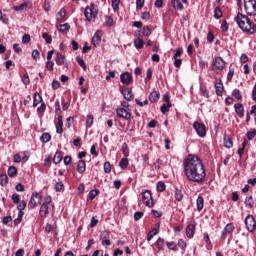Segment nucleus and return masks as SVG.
<instances>
[{"mask_svg": "<svg viewBox=\"0 0 256 256\" xmlns=\"http://www.w3.org/2000/svg\"><path fill=\"white\" fill-rule=\"evenodd\" d=\"M177 245L180 249H182V251H185V249H187V242H185V240L183 239H179Z\"/></svg>", "mask_w": 256, "mask_h": 256, "instance_id": "nucleus-48", "label": "nucleus"}, {"mask_svg": "<svg viewBox=\"0 0 256 256\" xmlns=\"http://www.w3.org/2000/svg\"><path fill=\"white\" fill-rule=\"evenodd\" d=\"M45 109H47V105L45 102H42L41 105L37 108V113H45Z\"/></svg>", "mask_w": 256, "mask_h": 256, "instance_id": "nucleus-56", "label": "nucleus"}, {"mask_svg": "<svg viewBox=\"0 0 256 256\" xmlns=\"http://www.w3.org/2000/svg\"><path fill=\"white\" fill-rule=\"evenodd\" d=\"M220 29L223 33H227L229 31V24L226 20H224L220 26Z\"/></svg>", "mask_w": 256, "mask_h": 256, "instance_id": "nucleus-50", "label": "nucleus"}, {"mask_svg": "<svg viewBox=\"0 0 256 256\" xmlns=\"http://www.w3.org/2000/svg\"><path fill=\"white\" fill-rule=\"evenodd\" d=\"M251 98L253 101H256V84L253 86Z\"/></svg>", "mask_w": 256, "mask_h": 256, "instance_id": "nucleus-64", "label": "nucleus"}, {"mask_svg": "<svg viewBox=\"0 0 256 256\" xmlns=\"http://www.w3.org/2000/svg\"><path fill=\"white\" fill-rule=\"evenodd\" d=\"M76 61L78 63V65H80V67H82V69H87V64H85V60H83V58L81 57H76Z\"/></svg>", "mask_w": 256, "mask_h": 256, "instance_id": "nucleus-49", "label": "nucleus"}, {"mask_svg": "<svg viewBox=\"0 0 256 256\" xmlns=\"http://www.w3.org/2000/svg\"><path fill=\"white\" fill-rule=\"evenodd\" d=\"M113 23H114L113 17L107 16V17H106V26H107V27H113Z\"/></svg>", "mask_w": 256, "mask_h": 256, "instance_id": "nucleus-61", "label": "nucleus"}, {"mask_svg": "<svg viewBox=\"0 0 256 256\" xmlns=\"http://www.w3.org/2000/svg\"><path fill=\"white\" fill-rule=\"evenodd\" d=\"M212 69L213 71H223L225 69V60L221 57H216L212 61Z\"/></svg>", "mask_w": 256, "mask_h": 256, "instance_id": "nucleus-10", "label": "nucleus"}, {"mask_svg": "<svg viewBox=\"0 0 256 256\" xmlns=\"http://www.w3.org/2000/svg\"><path fill=\"white\" fill-rule=\"evenodd\" d=\"M159 230L157 228L152 229L147 236V241H151V239H153V237H155V235H158Z\"/></svg>", "mask_w": 256, "mask_h": 256, "instance_id": "nucleus-43", "label": "nucleus"}, {"mask_svg": "<svg viewBox=\"0 0 256 256\" xmlns=\"http://www.w3.org/2000/svg\"><path fill=\"white\" fill-rule=\"evenodd\" d=\"M153 33V30H151V28H149V26H145L143 28L142 34L144 37H149V35H151Z\"/></svg>", "mask_w": 256, "mask_h": 256, "instance_id": "nucleus-47", "label": "nucleus"}, {"mask_svg": "<svg viewBox=\"0 0 256 256\" xmlns=\"http://www.w3.org/2000/svg\"><path fill=\"white\" fill-rule=\"evenodd\" d=\"M253 196H248L245 199V207H247V209H253Z\"/></svg>", "mask_w": 256, "mask_h": 256, "instance_id": "nucleus-33", "label": "nucleus"}, {"mask_svg": "<svg viewBox=\"0 0 256 256\" xmlns=\"http://www.w3.org/2000/svg\"><path fill=\"white\" fill-rule=\"evenodd\" d=\"M223 17V11L219 6L214 8V19H221Z\"/></svg>", "mask_w": 256, "mask_h": 256, "instance_id": "nucleus-36", "label": "nucleus"}, {"mask_svg": "<svg viewBox=\"0 0 256 256\" xmlns=\"http://www.w3.org/2000/svg\"><path fill=\"white\" fill-rule=\"evenodd\" d=\"M116 115L119 117V119H125V121H131V109L127 108H117L116 109Z\"/></svg>", "mask_w": 256, "mask_h": 256, "instance_id": "nucleus-7", "label": "nucleus"}, {"mask_svg": "<svg viewBox=\"0 0 256 256\" xmlns=\"http://www.w3.org/2000/svg\"><path fill=\"white\" fill-rule=\"evenodd\" d=\"M166 245L170 251H175V249H177V244L174 241L167 242Z\"/></svg>", "mask_w": 256, "mask_h": 256, "instance_id": "nucleus-54", "label": "nucleus"}, {"mask_svg": "<svg viewBox=\"0 0 256 256\" xmlns=\"http://www.w3.org/2000/svg\"><path fill=\"white\" fill-rule=\"evenodd\" d=\"M31 41V35L29 34H24L22 37V43L27 44Z\"/></svg>", "mask_w": 256, "mask_h": 256, "instance_id": "nucleus-62", "label": "nucleus"}, {"mask_svg": "<svg viewBox=\"0 0 256 256\" xmlns=\"http://www.w3.org/2000/svg\"><path fill=\"white\" fill-rule=\"evenodd\" d=\"M56 133L61 135L63 133V116H58V122L56 124Z\"/></svg>", "mask_w": 256, "mask_h": 256, "instance_id": "nucleus-22", "label": "nucleus"}, {"mask_svg": "<svg viewBox=\"0 0 256 256\" xmlns=\"http://www.w3.org/2000/svg\"><path fill=\"white\" fill-rule=\"evenodd\" d=\"M65 189V185L63 184V182H57L55 184V191L59 192V191H63Z\"/></svg>", "mask_w": 256, "mask_h": 256, "instance_id": "nucleus-53", "label": "nucleus"}, {"mask_svg": "<svg viewBox=\"0 0 256 256\" xmlns=\"http://www.w3.org/2000/svg\"><path fill=\"white\" fill-rule=\"evenodd\" d=\"M42 38H44V41L47 43V44H51L52 41H53V37H51V35H49V33L47 32H44L42 34Z\"/></svg>", "mask_w": 256, "mask_h": 256, "instance_id": "nucleus-46", "label": "nucleus"}, {"mask_svg": "<svg viewBox=\"0 0 256 256\" xmlns=\"http://www.w3.org/2000/svg\"><path fill=\"white\" fill-rule=\"evenodd\" d=\"M121 151H122L124 157H129V152H127V143L122 144Z\"/></svg>", "mask_w": 256, "mask_h": 256, "instance_id": "nucleus-57", "label": "nucleus"}, {"mask_svg": "<svg viewBox=\"0 0 256 256\" xmlns=\"http://www.w3.org/2000/svg\"><path fill=\"white\" fill-rule=\"evenodd\" d=\"M170 2L175 11H183L185 9L184 5H187L188 0H170Z\"/></svg>", "mask_w": 256, "mask_h": 256, "instance_id": "nucleus-12", "label": "nucleus"}, {"mask_svg": "<svg viewBox=\"0 0 256 256\" xmlns=\"http://www.w3.org/2000/svg\"><path fill=\"white\" fill-rule=\"evenodd\" d=\"M141 19L143 21H149L151 19V14L149 12H143L141 15Z\"/></svg>", "mask_w": 256, "mask_h": 256, "instance_id": "nucleus-58", "label": "nucleus"}, {"mask_svg": "<svg viewBox=\"0 0 256 256\" xmlns=\"http://www.w3.org/2000/svg\"><path fill=\"white\" fill-rule=\"evenodd\" d=\"M174 197L177 201H183V191L176 189L174 193Z\"/></svg>", "mask_w": 256, "mask_h": 256, "instance_id": "nucleus-44", "label": "nucleus"}, {"mask_svg": "<svg viewBox=\"0 0 256 256\" xmlns=\"http://www.w3.org/2000/svg\"><path fill=\"white\" fill-rule=\"evenodd\" d=\"M183 167L188 181L198 183V185H201L205 181L207 170H205V165L199 156L193 154L188 155L184 160Z\"/></svg>", "mask_w": 256, "mask_h": 256, "instance_id": "nucleus-1", "label": "nucleus"}, {"mask_svg": "<svg viewBox=\"0 0 256 256\" xmlns=\"http://www.w3.org/2000/svg\"><path fill=\"white\" fill-rule=\"evenodd\" d=\"M204 205H205V200L201 196H199L196 200L197 211H203Z\"/></svg>", "mask_w": 256, "mask_h": 256, "instance_id": "nucleus-25", "label": "nucleus"}, {"mask_svg": "<svg viewBox=\"0 0 256 256\" xmlns=\"http://www.w3.org/2000/svg\"><path fill=\"white\" fill-rule=\"evenodd\" d=\"M119 167L121 169H127V167H129V159L127 158H122L119 162Z\"/></svg>", "mask_w": 256, "mask_h": 256, "instance_id": "nucleus-38", "label": "nucleus"}, {"mask_svg": "<svg viewBox=\"0 0 256 256\" xmlns=\"http://www.w3.org/2000/svg\"><path fill=\"white\" fill-rule=\"evenodd\" d=\"M111 171V163L105 162L104 163V172L109 173Z\"/></svg>", "mask_w": 256, "mask_h": 256, "instance_id": "nucleus-63", "label": "nucleus"}, {"mask_svg": "<svg viewBox=\"0 0 256 256\" xmlns=\"http://www.w3.org/2000/svg\"><path fill=\"white\" fill-rule=\"evenodd\" d=\"M102 35L103 32H101V30L95 32L94 36L92 37V45H94V47H97L101 43Z\"/></svg>", "mask_w": 256, "mask_h": 256, "instance_id": "nucleus-17", "label": "nucleus"}, {"mask_svg": "<svg viewBox=\"0 0 256 256\" xmlns=\"http://www.w3.org/2000/svg\"><path fill=\"white\" fill-rule=\"evenodd\" d=\"M61 161H63V155L61 154V152H56L53 158V163L55 165H59Z\"/></svg>", "mask_w": 256, "mask_h": 256, "instance_id": "nucleus-32", "label": "nucleus"}, {"mask_svg": "<svg viewBox=\"0 0 256 256\" xmlns=\"http://www.w3.org/2000/svg\"><path fill=\"white\" fill-rule=\"evenodd\" d=\"M245 225H246L247 231H250V233H252V231H255V227H256L255 217H253V215H248L245 218Z\"/></svg>", "mask_w": 256, "mask_h": 256, "instance_id": "nucleus-11", "label": "nucleus"}, {"mask_svg": "<svg viewBox=\"0 0 256 256\" xmlns=\"http://www.w3.org/2000/svg\"><path fill=\"white\" fill-rule=\"evenodd\" d=\"M233 97H235L238 101H241L243 99V95L241 94V90L234 89L232 92Z\"/></svg>", "mask_w": 256, "mask_h": 256, "instance_id": "nucleus-42", "label": "nucleus"}, {"mask_svg": "<svg viewBox=\"0 0 256 256\" xmlns=\"http://www.w3.org/2000/svg\"><path fill=\"white\" fill-rule=\"evenodd\" d=\"M142 201L146 207H153L155 205V201L153 200V194L150 190H145L142 192Z\"/></svg>", "mask_w": 256, "mask_h": 256, "instance_id": "nucleus-6", "label": "nucleus"}, {"mask_svg": "<svg viewBox=\"0 0 256 256\" xmlns=\"http://www.w3.org/2000/svg\"><path fill=\"white\" fill-rule=\"evenodd\" d=\"M186 237L193 239L195 237V224H188L186 227Z\"/></svg>", "mask_w": 256, "mask_h": 256, "instance_id": "nucleus-18", "label": "nucleus"}, {"mask_svg": "<svg viewBox=\"0 0 256 256\" xmlns=\"http://www.w3.org/2000/svg\"><path fill=\"white\" fill-rule=\"evenodd\" d=\"M93 115H87L86 117V127H93Z\"/></svg>", "mask_w": 256, "mask_h": 256, "instance_id": "nucleus-51", "label": "nucleus"}, {"mask_svg": "<svg viewBox=\"0 0 256 256\" xmlns=\"http://www.w3.org/2000/svg\"><path fill=\"white\" fill-rule=\"evenodd\" d=\"M112 1V9L114 11H119V5L121 3V0H111Z\"/></svg>", "mask_w": 256, "mask_h": 256, "instance_id": "nucleus-52", "label": "nucleus"}, {"mask_svg": "<svg viewBox=\"0 0 256 256\" xmlns=\"http://www.w3.org/2000/svg\"><path fill=\"white\" fill-rule=\"evenodd\" d=\"M120 81L123 85H129L133 81V75L129 72H124L120 75Z\"/></svg>", "mask_w": 256, "mask_h": 256, "instance_id": "nucleus-14", "label": "nucleus"}, {"mask_svg": "<svg viewBox=\"0 0 256 256\" xmlns=\"http://www.w3.org/2000/svg\"><path fill=\"white\" fill-rule=\"evenodd\" d=\"M255 136H256V131H255V130H253V131H251V132H248V133H247V139H248V141H253V139H255Z\"/></svg>", "mask_w": 256, "mask_h": 256, "instance_id": "nucleus-60", "label": "nucleus"}, {"mask_svg": "<svg viewBox=\"0 0 256 256\" xmlns=\"http://www.w3.org/2000/svg\"><path fill=\"white\" fill-rule=\"evenodd\" d=\"M84 15L87 21H93V19L97 17L95 5L91 4L90 7H86L84 10Z\"/></svg>", "mask_w": 256, "mask_h": 256, "instance_id": "nucleus-8", "label": "nucleus"}, {"mask_svg": "<svg viewBox=\"0 0 256 256\" xmlns=\"http://www.w3.org/2000/svg\"><path fill=\"white\" fill-rule=\"evenodd\" d=\"M169 109H171V102H168V104H163L160 108V111L162 115H166L169 113Z\"/></svg>", "mask_w": 256, "mask_h": 256, "instance_id": "nucleus-34", "label": "nucleus"}, {"mask_svg": "<svg viewBox=\"0 0 256 256\" xmlns=\"http://www.w3.org/2000/svg\"><path fill=\"white\" fill-rule=\"evenodd\" d=\"M244 9L247 15H256V0H244Z\"/></svg>", "mask_w": 256, "mask_h": 256, "instance_id": "nucleus-5", "label": "nucleus"}, {"mask_svg": "<svg viewBox=\"0 0 256 256\" xmlns=\"http://www.w3.org/2000/svg\"><path fill=\"white\" fill-rule=\"evenodd\" d=\"M235 21L238 25V27L245 31L246 33H250V35H255L256 33V24L249 19L246 15H243L241 13H238Z\"/></svg>", "mask_w": 256, "mask_h": 256, "instance_id": "nucleus-2", "label": "nucleus"}, {"mask_svg": "<svg viewBox=\"0 0 256 256\" xmlns=\"http://www.w3.org/2000/svg\"><path fill=\"white\" fill-rule=\"evenodd\" d=\"M66 16H67V11L65 10V8H61L56 16V21H58L59 23L63 21V19H65Z\"/></svg>", "mask_w": 256, "mask_h": 256, "instance_id": "nucleus-24", "label": "nucleus"}, {"mask_svg": "<svg viewBox=\"0 0 256 256\" xmlns=\"http://www.w3.org/2000/svg\"><path fill=\"white\" fill-rule=\"evenodd\" d=\"M101 241H105L109 239V232L108 231H102L100 234Z\"/></svg>", "mask_w": 256, "mask_h": 256, "instance_id": "nucleus-59", "label": "nucleus"}, {"mask_svg": "<svg viewBox=\"0 0 256 256\" xmlns=\"http://www.w3.org/2000/svg\"><path fill=\"white\" fill-rule=\"evenodd\" d=\"M39 103H43V97L38 92L34 93L33 107H37Z\"/></svg>", "mask_w": 256, "mask_h": 256, "instance_id": "nucleus-26", "label": "nucleus"}, {"mask_svg": "<svg viewBox=\"0 0 256 256\" xmlns=\"http://www.w3.org/2000/svg\"><path fill=\"white\" fill-rule=\"evenodd\" d=\"M193 129L196 131L199 137H205V135H207V127L203 123L195 121L193 123Z\"/></svg>", "mask_w": 256, "mask_h": 256, "instance_id": "nucleus-9", "label": "nucleus"}, {"mask_svg": "<svg viewBox=\"0 0 256 256\" xmlns=\"http://www.w3.org/2000/svg\"><path fill=\"white\" fill-rule=\"evenodd\" d=\"M17 205V209L19 211V217H23L24 213L23 211H25V208L27 207V202H25V200H22L18 203H16Z\"/></svg>", "mask_w": 256, "mask_h": 256, "instance_id": "nucleus-20", "label": "nucleus"}, {"mask_svg": "<svg viewBox=\"0 0 256 256\" xmlns=\"http://www.w3.org/2000/svg\"><path fill=\"white\" fill-rule=\"evenodd\" d=\"M22 83L24 85H29L31 83V80L29 79V74H24L22 76Z\"/></svg>", "mask_w": 256, "mask_h": 256, "instance_id": "nucleus-55", "label": "nucleus"}, {"mask_svg": "<svg viewBox=\"0 0 256 256\" xmlns=\"http://www.w3.org/2000/svg\"><path fill=\"white\" fill-rule=\"evenodd\" d=\"M29 3H27V2H24V3H22L21 5H19V6H14L13 7V10L14 11H27V9H29Z\"/></svg>", "mask_w": 256, "mask_h": 256, "instance_id": "nucleus-28", "label": "nucleus"}, {"mask_svg": "<svg viewBox=\"0 0 256 256\" xmlns=\"http://www.w3.org/2000/svg\"><path fill=\"white\" fill-rule=\"evenodd\" d=\"M85 169H87V164L85 163L84 160H79L78 164H77V171L80 174H83V173H85Z\"/></svg>", "mask_w": 256, "mask_h": 256, "instance_id": "nucleus-23", "label": "nucleus"}, {"mask_svg": "<svg viewBox=\"0 0 256 256\" xmlns=\"http://www.w3.org/2000/svg\"><path fill=\"white\" fill-rule=\"evenodd\" d=\"M56 64L57 65H64L65 64V55L61 53L56 54Z\"/></svg>", "mask_w": 256, "mask_h": 256, "instance_id": "nucleus-30", "label": "nucleus"}, {"mask_svg": "<svg viewBox=\"0 0 256 256\" xmlns=\"http://www.w3.org/2000/svg\"><path fill=\"white\" fill-rule=\"evenodd\" d=\"M40 141H42L43 143H49L51 141V134L43 133L40 137Z\"/></svg>", "mask_w": 256, "mask_h": 256, "instance_id": "nucleus-39", "label": "nucleus"}, {"mask_svg": "<svg viewBox=\"0 0 256 256\" xmlns=\"http://www.w3.org/2000/svg\"><path fill=\"white\" fill-rule=\"evenodd\" d=\"M224 147H226V149H231V147H233V140L230 136H224Z\"/></svg>", "mask_w": 256, "mask_h": 256, "instance_id": "nucleus-27", "label": "nucleus"}, {"mask_svg": "<svg viewBox=\"0 0 256 256\" xmlns=\"http://www.w3.org/2000/svg\"><path fill=\"white\" fill-rule=\"evenodd\" d=\"M214 87H215L216 95L218 97H223V89H224L223 81L221 80L216 81L214 84Z\"/></svg>", "mask_w": 256, "mask_h": 256, "instance_id": "nucleus-16", "label": "nucleus"}, {"mask_svg": "<svg viewBox=\"0 0 256 256\" xmlns=\"http://www.w3.org/2000/svg\"><path fill=\"white\" fill-rule=\"evenodd\" d=\"M7 173H8V176H9V177H15V176L17 175V167H15V166H10V167L8 168Z\"/></svg>", "mask_w": 256, "mask_h": 256, "instance_id": "nucleus-40", "label": "nucleus"}, {"mask_svg": "<svg viewBox=\"0 0 256 256\" xmlns=\"http://www.w3.org/2000/svg\"><path fill=\"white\" fill-rule=\"evenodd\" d=\"M234 109L239 117L241 118L245 117V108H243V104L236 103L234 105Z\"/></svg>", "mask_w": 256, "mask_h": 256, "instance_id": "nucleus-19", "label": "nucleus"}, {"mask_svg": "<svg viewBox=\"0 0 256 256\" xmlns=\"http://www.w3.org/2000/svg\"><path fill=\"white\" fill-rule=\"evenodd\" d=\"M121 94L123 95L124 99H126V101H133V91L130 88L124 87L121 90Z\"/></svg>", "mask_w": 256, "mask_h": 256, "instance_id": "nucleus-15", "label": "nucleus"}, {"mask_svg": "<svg viewBox=\"0 0 256 256\" xmlns=\"http://www.w3.org/2000/svg\"><path fill=\"white\" fill-rule=\"evenodd\" d=\"M235 230V226L233 224L228 223L221 234V239H227V235H233V231Z\"/></svg>", "mask_w": 256, "mask_h": 256, "instance_id": "nucleus-13", "label": "nucleus"}, {"mask_svg": "<svg viewBox=\"0 0 256 256\" xmlns=\"http://www.w3.org/2000/svg\"><path fill=\"white\" fill-rule=\"evenodd\" d=\"M9 183V177H7V174H0V185L2 187H7Z\"/></svg>", "mask_w": 256, "mask_h": 256, "instance_id": "nucleus-29", "label": "nucleus"}, {"mask_svg": "<svg viewBox=\"0 0 256 256\" xmlns=\"http://www.w3.org/2000/svg\"><path fill=\"white\" fill-rule=\"evenodd\" d=\"M156 247L158 251H162L163 247H165V239L159 237L156 241Z\"/></svg>", "mask_w": 256, "mask_h": 256, "instance_id": "nucleus-35", "label": "nucleus"}, {"mask_svg": "<svg viewBox=\"0 0 256 256\" xmlns=\"http://www.w3.org/2000/svg\"><path fill=\"white\" fill-rule=\"evenodd\" d=\"M41 201H43V196L38 192H33L28 202V208L35 209L37 205H41Z\"/></svg>", "mask_w": 256, "mask_h": 256, "instance_id": "nucleus-4", "label": "nucleus"}, {"mask_svg": "<svg viewBox=\"0 0 256 256\" xmlns=\"http://www.w3.org/2000/svg\"><path fill=\"white\" fill-rule=\"evenodd\" d=\"M58 31H60L61 33H65L67 31H69L71 29V26L67 23L65 24H60L57 26Z\"/></svg>", "mask_w": 256, "mask_h": 256, "instance_id": "nucleus-31", "label": "nucleus"}, {"mask_svg": "<svg viewBox=\"0 0 256 256\" xmlns=\"http://www.w3.org/2000/svg\"><path fill=\"white\" fill-rule=\"evenodd\" d=\"M51 209H55V205H53V198H51V196L49 195H46L44 197L43 203L40 206V210H39L40 217L42 218L47 217Z\"/></svg>", "mask_w": 256, "mask_h": 256, "instance_id": "nucleus-3", "label": "nucleus"}, {"mask_svg": "<svg viewBox=\"0 0 256 256\" xmlns=\"http://www.w3.org/2000/svg\"><path fill=\"white\" fill-rule=\"evenodd\" d=\"M159 97H161V94L159 93V91H153L149 95V101L151 103H157L159 101Z\"/></svg>", "mask_w": 256, "mask_h": 256, "instance_id": "nucleus-21", "label": "nucleus"}, {"mask_svg": "<svg viewBox=\"0 0 256 256\" xmlns=\"http://www.w3.org/2000/svg\"><path fill=\"white\" fill-rule=\"evenodd\" d=\"M143 45H145V42L141 38H137L134 40V46L136 49H143Z\"/></svg>", "mask_w": 256, "mask_h": 256, "instance_id": "nucleus-37", "label": "nucleus"}, {"mask_svg": "<svg viewBox=\"0 0 256 256\" xmlns=\"http://www.w3.org/2000/svg\"><path fill=\"white\" fill-rule=\"evenodd\" d=\"M97 195H99V190L94 189L89 192L88 198L90 199V201H93V199H95V197H97Z\"/></svg>", "mask_w": 256, "mask_h": 256, "instance_id": "nucleus-45", "label": "nucleus"}, {"mask_svg": "<svg viewBox=\"0 0 256 256\" xmlns=\"http://www.w3.org/2000/svg\"><path fill=\"white\" fill-rule=\"evenodd\" d=\"M156 188H157V191H159L160 193H163V191L167 189V186L165 185V182L159 181L156 185Z\"/></svg>", "mask_w": 256, "mask_h": 256, "instance_id": "nucleus-41", "label": "nucleus"}]
</instances>
